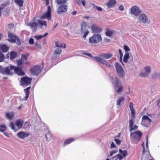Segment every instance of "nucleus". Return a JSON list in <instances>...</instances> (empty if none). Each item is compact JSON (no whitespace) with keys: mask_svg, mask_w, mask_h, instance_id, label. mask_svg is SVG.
I'll return each mask as SVG.
<instances>
[{"mask_svg":"<svg viewBox=\"0 0 160 160\" xmlns=\"http://www.w3.org/2000/svg\"><path fill=\"white\" fill-rule=\"evenodd\" d=\"M20 66L18 65L17 67H16L10 65L3 68L0 66V73L8 75H12L14 72L18 75H24L25 73L22 71V68L20 67Z\"/></svg>","mask_w":160,"mask_h":160,"instance_id":"f257e3e1","label":"nucleus"},{"mask_svg":"<svg viewBox=\"0 0 160 160\" xmlns=\"http://www.w3.org/2000/svg\"><path fill=\"white\" fill-rule=\"evenodd\" d=\"M142 136V133L140 131L131 133L130 137L131 142L134 144H137L141 140Z\"/></svg>","mask_w":160,"mask_h":160,"instance_id":"f03ea898","label":"nucleus"},{"mask_svg":"<svg viewBox=\"0 0 160 160\" xmlns=\"http://www.w3.org/2000/svg\"><path fill=\"white\" fill-rule=\"evenodd\" d=\"M102 38L100 35L94 34L89 39V43L92 46H96L97 43L101 42Z\"/></svg>","mask_w":160,"mask_h":160,"instance_id":"7ed1b4c3","label":"nucleus"},{"mask_svg":"<svg viewBox=\"0 0 160 160\" xmlns=\"http://www.w3.org/2000/svg\"><path fill=\"white\" fill-rule=\"evenodd\" d=\"M42 66H35L30 69V73L34 75L38 76L41 72L43 68L44 63L42 62Z\"/></svg>","mask_w":160,"mask_h":160,"instance_id":"20e7f679","label":"nucleus"},{"mask_svg":"<svg viewBox=\"0 0 160 160\" xmlns=\"http://www.w3.org/2000/svg\"><path fill=\"white\" fill-rule=\"evenodd\" d=\"M24 123V121L20 119L17 120L15 122V124L18 127V129H16L15 128L14 124L12 122H11L10 123V126L11 129L16 132L18 131V129L22 128V125Z\"/></svg>","mask_w":160,"mask_h":160,"instance_id":"39448f33","label":"nucleus"},{"mask_svg":"<svg viewBox=\"0 0 160 160\" xmlns=\"http://www.w3.org/2000/svg\"><path fill=\"white\" fill-rule=\"evenodd\" d=\"M112 82L114 84V90L118 93H120L122 92L123 88L122 85H119L120 83L119 80L115 77L114 81H113Z\"/></svg>","mask_w":160,"mask_h":160,"instance_id":"423d86ee","label":"nucleus"},{"mask_svg":"<svg viewBox=\"0 0 160 160\" xmlns=\"http://www.w3.org/2000/svg\"><path fill=\"white\" fill-rule=\"evenodd\" d=\"M115 66L119 76L121 78L123 77L125 75V73L121 65L118 62H116Z\"/></svg>","mask_w":160,"mask_h":160,"instance_id":"0eeeda50","label":"nucleus"},{"mask_svg":"<svg viewBox=\"0 0 160 160\" xmlns=\"http://www.w3.org/2000/svg\"><path fill=\"white\" fill-rule=\"evenodd\" d=\"M88 26L86 22H83L81 24V32L83 34V37L85 39V38L89 33V31L87 29Z\"/></svg>","mask_w":160,"mask_h":160,"instance_id":"6e6552de","label":"nucleus"},{"mask_svg":"<svg viewBox=\"0 0 160 160\" xmlns=\"http://www.w3.org/2000/svg\"><path fill=\"white\" fill-rule=\"evenodd\" d=\"M8 37L10 39L8 40L12 43H16L18 45H21V42L19 38L16 36L13 35L12 34L9 33L8 35Z\"/></svg>","mask_w":160,"mask_h":160,"instance_id":"1a4fd4ad","label":"nucleus"},{"mask_svg":"<svg viewBox=\"0 0 160 160\" xmlns=\"http://www.w3.org/2000/svg\"><path fill=\"white\" fill-rule=\"evenodd\" d=\"M51 9L50 6H48L47 12L44 13L40 17L41 19H47L48 20H51Z\"/></svg>","mask_w":160,"mask_h":160,"instance_id":"9d476101","label":"nucleus"},{"mask_svg":"<svg viewBox=\"0 0 160 160\" xmlns=\"http://www.w3.org/2000/svg\"><path fill=\"white\" fill-rule=\"evenodd\" d=\"M152 122V120L147 116L144 115L142 118L141 124L143 126L148 127L149 126Z\"/></svg>","mask_w":160,"mask_h":160,"instance_id":"9b49d317","label":"nucleus"},{"mask_svg":"<svg viewBox=\"0 0 160 160\" xmlns=\"http://www.w3.org/2000/svg\"><path fill=\"white\" fill-rule=\"evenodd\" d=\"M32 78L27 77H24L21 78L20 84L23 86H26L31 83Z\"/></svg>","mask_w":160,"mask_h":160,"instance_id":"f8f14e48","label":"nucleus"},{"mask_svg":"<svg viewBox=\"0 0 160 160\" xmlns=\"http://www.w3.org/2000/svg\"><path fill=\"white\" fill-rule=\"evenodd\" d=\"M113 57V55L112 53H103L100 54L98 56L94 57H93V59L97 60V58H100L101 59H108L111 58Z\"/></svg>","mask_w":160,"mask_h":160,"instance_id":"ddd939ff","label":"nucleus"},{"mask_svg":"<svg viewBox=\"0 0 160 160\" xmlns=\"http://www.w3.org/2000/svg\"><path fill=\"white\" fill-rule=\"evenodd\" d=\"M29 55V53L22 54L21 58L17 61L18 66H20L23 64L24 63V61L27 60Z\"/></svg>","mask_w":160,"mask_h":160,"instance_id":"4468645a","label":"nucleus"},{"mask_svg":"<svg viewBox=\"0 0 160 160\" xmlns=\"http://www.w3.org/2000/svg\"><path fill=\"white\" fill-rule=\"evenodd\" d=\"M91 29L93 33H98L101 32L102 30L100 27L94 24H92L91 26Z\"/></svg>","mask_w":160,"mask_h":160,"instance_id":"2eb2a0df","label":"nucleus"},{"mask_svg":"<svg viewBox=\"0 0 160 160\" xmlns=\"http://www.w3.org/2000/svg\"><path fill=\"white\" fill-rule=\"evenodd\" d=\"M130 11L132 14H134L136 16H138L141 13V10L137 7L134 6L130 9Z\"/></svg>","mask_w":160,"mask_h":160,"instance_id":"dca6fc26","label":"nucleus"},{"mask_svg":"<svg viewBox=\"0 0 160 160\" xmlns=\"http://www.w3.org/2000/svg\"><path fill=\"white\" fill-rule=\"evenodd\" d=\"M138 20L140 22L143 23L145 24L147 22H149L148 19L145 14H141L139 15Z\"/></svg>","mask_w":160,"mask_h":160,"instance_id":"f3484780","label":"nucleus"},{"mask_svg":"<svg viewBox=\"0 0 160 160\" xmlns=\"http://www.w3.org/2000/svg\"><path fill=\"white\" fill-rule=\"evenodd\" d=\"M68 9L67 6L62 5L59 7L57 9V13L58 14L62 13L67 12Z\"/></svg>","mask_w":160,"mask_h":160,"instance_id":"a211bd4d","label":"nucleus"},{"mask_svg":"<svg viewBox=\"0 0 160 160\" xmlns=\"http://www.w3.org/2000/svg\"><path fill=\"white\" fill-rule=\"evenodd\" d=\"M62 52L61 49L59 48H57L55 50L52 58L53 59H56L58 58Z\"/></svg>","mask_w":160,"mask_h":160,"instance_id":"6ab92c4d","label":"nucleus"},{"mask_svg":"<svg viewBox=\"0 0 160 160\" xmlns=\"http://www.w3.org/2000/svg\"><path fill=\"white\" fill-rule=\"evenodd\" d=\"M97 61L105 64L107 67L110 68L111 66L110 63L107 60L104 59H101L100 58H97Z\"/></svg>","mask_w":160,"mask_h":160,"instance_id":"aec40b11","label":"nucleus"},{"mask_svg":"<svg viewBox=\"0 0 160 160\" xmlns=\"http://www.w3.org/2000/svg\"><path fill=\"white\" fill-rule=\"evenodd\" d=\"M9 49V47L7 45L4 44H0V50L3 52H7Z\"/></svg>","mask_w":160,"mask_h":160,"instance_id":"412c9836","label":"nucleus"},{"mask_svg":"<svg viewBox=\"0 0 160 160\" xmlns=\"http://www.w3.org/2000/svg\"><path fill=\"white\" fill-rule=\"evenodd\" d=\"M115 32V31L110 29L108 28H107L106 29L105 34L107 36L110 37L114 34Z\"/></svg>","mask_w":160,"mask_h":160,"instance_id":"4be33fe9","label":"nucleus"},{"mask_svg":"<svg viewBox=\"0 0 160 160\" xmlns=\"http://www.w3.org/2000/svg\"><path fill=\"white\" fill-rule=\"evenodd\" d=\"M29 135V134L28 133L23 132H21L18 133L17 136L19 138L23 139L26 137H28Z\"/></svg>","mask_w":160,"mask_h":160,"instance_id":"5701e85b","label":"nucleus"},{"mask_svg":"<svg viewBox=\"0 0 160 160\" xmlns=\"http://www.w3.org/2000/svg\"><path fill=\"white\" fill-rule=\"evenodd\" d=\"M14 114L13 112H6L5 117L9 120L13 119L14 117Z\"/></svg>","mask_w":160,"mask_h":160,"instance_id":"b1692460","label":"nucleus"},{"mask_svg":"<svg viewBox=\"0 0 160 160\" xmlns=\"http://www.w3.org/2000/svg\"><path fill=\"white\" fill-rule=\"evenodd\" d=\"M30 88L31 87H29L24 89V91L25 94V98L24 100L26 101L27 100L28 98Z\"/></svg>","mask_w":160,"mask_h":160,"instance_id":"393cba45","label":"nucleus"},{"mask_svg":"<svg viewBox=\"0 0 160 160\" xmlns=\"http://www.w3.org/2000/svg\"><path fill=\"white\" fill-rule=\"evenodd\" d=\"M116 3V1L115 0H109L107 5L108 8H111L114 7Z\"/></svg>","mask_w":160,"mask_h":160,"instance_id":"a878e982","label":"nucleus"},{"mask_svg":"<svg viewBox=\"0 0 160 160\" xmlns=\"http://www.w3.org/2000/svg\"><path fill=\"white\" fill-rule=\"evenodd\" d=\"M75 140V139L73 138H70L67 139H66L64 143L63 146H65L68 144L74 141Z\"/></svg>","mask_w":160,"mask_h":160,"instance_id":"bb28decb","label":"nucleus"},{"mask_svg":"<svg viewBox=\"0 0 160 160\" xmlns=\"http://www.w3.org/2000/svg\"><path fill=\"white\" fill-rule=\"evenodd\" d=\"M45 137L47 141H50L52 139V135L50 131H48L45 134Z\"/></svg>","mask_w":160,"mask_h":160,"instance_id":"cd10ccee","label":"nucleus"},{"mask_svg":"<svg viewBox=\"0 0 160 160\" xmlns=\"http://www.w3.org/2000/svg\"><path fill=\"white\" fill-rule=\"evenodd\" d=\"M17 53L15 51H12L10 52V60L14 59L17 56Z\"/></svg>","mask_w":160,"mask_h":160,"instance_id":"c85d7f7f","label":"nucleus"},{"mask_svg":"<svg viewBox=\"0 0 160 160\" xmlns=\"http://www.w3.org/2000/svg\"><path fill=\"white\" fill-rule=\"evenodd\" d=\"M55 46L58 48H65L66 45L65 44L59 42L58 41L56 42L55 43Z\"/></svg>","mask_w":160,"mask_h":160,"instance_id":"c756f323","label":"nucleus"},{"mask_svg":"<svg viewBox=\"0 0 160 160\" xmlns=\"http://www.w3.org/2000/svg\"><path fill=\"white\" fill-rule=\"evenodd\" d=\"M38 22L40 28H42L43 26H45V27H46L47 23L46 21L38 20Z\"/></svg>","mask_w":160,"mask_h":160,"instance_id":"7c9ffc66","label":"nucleus"},{"mask_svg":"<svg viewBox=\"0 0 160 160\" xmlns=\"http://www.w3.org/2000/svg\"><path fill=\"white\" fill-rule=\"evenodd\" d=\"M141 145L143 147V150L142 153V155H143L146 152L147 153V155H150V153L148 150V149L147 150H146L145 149L144 142H143V143Z\"/></svg>","mask_w":160,"mask_h":160,"instance_id":"2f4dec72","label":"nucleus"},{"mask_svg":"<svg viewBox=\"0 0 160 160\" xmlns=\"http://www.w3.org/2000/svg\"><path fill=\"white\" fill-rule=\"evenodd\" d=\"M14 2L20 7H22L23 5L24 2L22 0H16Z\"/></svg>","mask_w":160,"mask_h":160,"instance_id":"473e14b6","label":"nucleus"},{"mask_svg":"<svg viewBox=\"0 0 160 160\" xmlns=\"http://www.w3.org/2000/svg\"><path fill=\"white\" fill-rule=\"evenodd\" d=\"M29 25L31 28L35 30L37 28L38 24L36 22H33L29 23Z\"/></svg>","mask_w":160,"mask_h":160,"instance_id":"72a5a7b5","label":"nucleus"},{"mask_svg":"<svg viewBox=\"0 0 160 160\" xmlns=\"http://www.w3.org/2000/svg\"><path fill=\"white\" fill-rule=\"evenodd\" d=\"M67 0H56L57 3L58 5H63L66 3Z\"/></svg>","mask_w":160,"mask_h":160,"instance_id":"f704fd0d","label":"nucleus"},{"mask_svg":"<svg viewBox=\"0 0 160 160\" xmlns=\"http://www.w3.org/2000/svg\"><path fill=\"white\" fill-rule=\"evenodd\" d=\"M129 53H125L123 58V62H127L128 59L129 58Z\"/></svg>","mask_w":160,"mask_h":160,"instance_id":"c9c22d12","label":"nucleus"},{"mask_svg":"<svg viewBox=\"0 0 160 160\" xmlns=\"http://www.w3.org/2000/svg\"><path fill=\"white\" fill-rule=\"evenodd\" d=\"M119 152L122 155L123 158L126 157L128 155L127 152L126 150H122L121 149H119Z\"/></svg>","mask_w":160,"mask_h":160,"instance_id":"e433bc0d","label":"nucleus"},{"mask_svg":"<svg viewBox=\"0 0 160 160\" xmlns=\"http://www.w3.org/2000/svg\"><path fill=\"white\" fill-rule=\"evenodd\" d=\"M48 33L46 32L43 35H37L34 36V37L37 40H39L42 38L48 35Z\"/></svg>","mask_w":160,"mask_h":160,"instance_id":"4c0bfd02","label":"nucleus"},{"mask_svg":"<svg viewBox=\"0 0 160 160\" xmlns=\"http://www.w3.org/2000/svg\"><path fill=\"white\" fill-rule=\"evenodd\" d=\"M124 98L123 97H119L117 101V105L120 106V105L122 101H123Z\"/></svg>","mask_w":160,"mask_h":160,"instance_id":"58836bf2","label":"nucleus"},{"mask_svg":"<svg viewBox=\"0 0 160 160\" xmlns=\"http://www.w3.org/2000/svg\"><path fill=\"white\" fill-rule=\"evenodd\" d=\"M151 67L150 66H146L144 68L145 72L149 74L151 72Z\"/></svg>","mask_w":160,"mask_h":160,"instance_id":"ea45409f","label":"nucleus"},{"mask_svg":"<svg viewBox=\"0 0 160 160\" xmlns=\"http://www.w3.org/2000/svg\"><path fill=\"white\" fill-rule=\"evenodd\" d=\"M4 55L1 52H0V62H2L5 59Z\"/></svg>","mask_w":160,"mask_h":160,"instance_id":"a19ab883","label":"nucleus"},{"mask_svg":"<svg viewBox=\"0 0 160 160\" xmlns=\"http://www.w3.org/2000/svg\"><path fill=\"white\" fill-rule=\"evenodd\" d=\"M134 124V120L133 119H130L129 121V129L133 127Z\"/></svg>","mask_w":160,"mask_h":160,"instance_id":"79ce46f5","label":"nucleus"},{"mask_svg":"<svg viewBox=\"0 0 160 160\" xmlns=\"http://www.w3.org/2000/svg\"><path fill=\"white\" fill-rule=\"evenodd\" d=\"M6 128V127L5 125H1L0 126V131L3 132Z\"/></svg>","mask_w":160,"mask_h":160,"instance_id":"37998d69","label":"nucleus"},{"mask_svg":"<svg viewBox=\"0 0 160 160\" xmlns=\"http://www.w3.org/2000/svg\"><path fill=\"white\" fill-rule=\"evenodd\" d=\"M117 158L118 159H119L120 160H121L123 158V157L121 155V154H118L117 155L115 156L114 157H113V158Z\"/></svg>","mask_w":160,"mask_h":160,"instance_id":"c03bdc74","label":"nucleus"},{"mask_svg":"<svg viewBox=\"0 0 160 160\" xmlns=\"http://www.w3.org/2000/svg\"><path fill=\"white\" fill-rule=\"evenodd\" d=\"M138 128V126L137 125H135L133 126L130 129V131L131 132L132 131L135 130H137Z\"/></svg>","mask_w":160,"mask_h":160,"instance_id":"a18cd8bd","label":"nucleus"},{"mask_svg":"<svg viewBox=\"0 0 160 160\" xmlns=\"http://www.w3.org/2000/svg\"><path fill=\"white\" fill-rule=\"evenodd\" d=\"M124 49L125 51V53H129L128 52L130 51V49L128 46L126 45H124Z\"/></svg>","mask_w":160,"mask_h":160,"instance_id":"49530a36","label":"nucleus"},{"mask_svg":"<svg viewBox=\"0 0 160 160\" xmlns=\"http://www.w3.org/2000/svg\"><path fill=\"white\" fill-rule=\"evenodd\" d=\"M139 75L140 76L142 77H146L148 75V74L146 72L140 73Z\"/></svg>","mask_w":160,"mask_h":160,"instance_id":"de8ad7c7","label":"nucleus"},{"mask_svg":"<svg viewBox=\"0 0 160 160\" xmlns=\"http://www.w3.org/2000/svg\"><path fill=\"white\" fill-rule=\"evenodd\" d=\"M118 152V150H113L110 152V157H111L114 154Z\"/></svg>","mask_w":160,"mask_h":160,"instance_id":"09e8293b","label":"nucleus"},{"mask_svg":"<svg viewBox=\"0 0 160 160\" xmlns=\"http://www.w3.org/2000/svg\"><path fill=\"white\" fill-rule=\"evenodd\" d=\"M131 115L133 119H134L135 116V112L134 110H131Z\"/></svg>","mask_w":160,"mask_h":160,"instance_id":"8fccbe9b","label":"nucleus"},{"mask_svg":"<svg viewBox=\"0 0 160 160\" xmlns=\"http://www.w3.org/2000/svg\"><path fill=\"white\" fill-rule=\"evenodd\" d=\"M157 77H158V75L157 73H154L152 75V78L153 79L157 78Z\"/></svg>","mask_w":160,"mask_h":160,"instance_id":"3c124183","label":"nucleus"},{"mask_svg":"<svg viewBox=\"0 0 160 160\" xmlns=\"http://www.w3.org/2000/svg\"><path fill=\"white\" fill-rule=\"evenodd\" d=\"M114 141L118 145H120L121 143V141L117 138H115Z\"/></svg>","mask_w":160,"mask_h":160,"instance_id":"603ef678","label":"nucleus"},{"mask_svg":"<svg viewBox=\"0 0 160 160\" xmlns=\"http://www.w3.org/2000/svg\"><path fill=\"white\" fill-rule=\"evenodd\" d=\"M129 107L131 110H134L133 108V104L132 102L129 103Z\"/></svg>","mask_w":160,"mask_h":160,"instance_id":"864d4df0","label":"nucleus"},{"mask_svg":"<svg viewBox=\"0 0 160 160\" xmlns=\"http://www.w3.org/2000/svg\"><path fill=\"white\" fill-rule=\"evenodd\" d=\"M29 43L30 44H31V45L33 44L34 43L33 39L32 38H30V39H29Z\"/></svg>","mask_w":160,"mask_h":160,"instance_id":"5fc2aeb1","label":"nucleus"},{"mask_svg":"<svg viewBox=\"0 0 160 160\" xmlns=\"http://www.w3.org/2000/svg\"><path fill=\"white\" fill-rule=\"evenodd\" d=\"M84 55L88 56L90 57H91V58L92 57L93 58L94 57H93V56H92V55L90 53H84Z\"/></svg>","mask_w":160,"mask_h":160,"instance_id":"6e6d98bb","label":"nucleus"},{"mask_svg":"<svg viewBox=\"0 0 160 160\" xmlns=\"http://www.w3.org/2000/svg\"><path fill=\"white\" fill-rule=\"evenodd\" d=\"M14 27V24L12 23L9 24L8 25V27L10 28H12Z\"/></svg>","mask_w":160,"mask_h":160,"instance_id":"4d7b16f0","label":"nucleus"},{"mask_svg":"<svg viewBox=\"0 0 160 160\" xmlns=\"http://www.w3.org/2000/svg\"><path fill=\"white\" fill-rule=\"evenodd\" d=\"M119 52L120 54V58H122L123 56V54L122 52V51L120 49H119Z\"/></svg>","mask_w":160,"mask_h":160,"instance_id":"13d9d810","label":"nucleus"},{"mask_svg":"<svg viewBox=\"0 0 160 160\" xmlns=\"http://www.w3.org/2000/svg\"><path fill=\"white\" fill-rule=\"evenodd\" d=\"M118 9L120 11H123L124 9V7L123 5H121L118 8Z\"/></svg>","mask_w":160,"mask_h":160,"instance_id":"bf43d9fd","label":"nucleus"},{"mask_svg":"<svg viewBox=\"0 0 160 160\" xmlns=\"http://www.w3.org/2000/svg\"><path fill=\"white\" fill-rule=\"evenodd\" d=\"M146 146L147 148H148V137L147 136L146 138Z\"/></svg>","mask_w":160,"mask_h":160,"instance_id":"052dcab7","label":"nucleus"},{"mask_svg":"<svg viewBox=\"0 0 160 160\" xmlns=\"http://www.w3.org/2000/svg\"><path fill=\"white\" fill-rule=\"evenodd\" d=\"M96 8L99 11H101L102 10V8L99 7H96Z\"/></svg>","mask_w":160,"mask_h":160,"instance_id":"680f3d73","label":"nucleus"},{"mask_svg":"<svg viewBox=\"0 0 160 160\" xmlns=\"http://www.w3.org/2000/svg\"><path fill=\"white\" fill-rule=\"evenodd\" d=\"M111 148H114L115 147V145L113 142H112V143H111Z\"/></svg>","mask_w":160,"mask_h":160,"instance_id":"e2e57ef3","label":"nucleus"},{"mask_svg":"<svg viewBox=\"0 0 160 160\" xmlns=\"http://www.w3.org/2000/svg\"><path fill=\"white\" fill-rule=\"evenodd\" d=\"M104 40H105V42H109L110 41V40L108 38H105Z\"/></svg>","mask_w":160,"mask_h":160,"instance_id":"0e129e2a","label":"nucleus"},{"mask_svg":"<svg viewBox=\"0 0 160 160\" xmlns=\"http://www.w3.org/2000/svg\"><path fill=\"white\" fill-rule=\"evenodd\" d=\"M82 2L83 6L84 7H85V4H86L85 1L84 0H83V1H82Z\"/></svg>","mask_w":160,"mask_h":160,"instance_id":"69168bd1","label":"nucleus"},{"mask_svg":"<svg viewBox=\"0 0 160 160\" xmlns=\"http://www.w3.org/2000/svg\"><path fill=\"white\" fill-rule=\"evenodd\" d=\"M77 13V11H73L72 12V14L73 15H75V14H76Z\"/></svg>","mask_w":160,"mask_h":160,"instance_id":"338daca9","label":"nucleus"},{"mask_svg":"<svg viewBox=\"0 0 160 160\" xmlns=\"http://www.w3.org/2000/svg\"><path fill=\"white\" fill-rule=\"evenodd\" d=\"M157 104L158 106L160 107V99L158 101Z\"/></svg>","mask_w":160,"mask_h":160,"instance_id":"774afa93","label":"nucleus"}]
</instances>
